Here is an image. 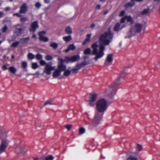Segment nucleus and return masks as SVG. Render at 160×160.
<instances>
[{
	"label": "nucleus",
	"instance_id": "nucleus-1",
	"mask_svg": "<svg viewBox=\"0 0 160 160\" xmlns=\"http://www.w3.org/2000/svg\"><path fill=\"white\" fill-rule=\"evenodd\" d=\"M112 35L110 32H105L101 35L99 37V47L97 42L95 43L92 45L93 49L92 53L96 55L94 59L96 61L104 55L105 46L109 44L112 41Z\"/></svg>",
	"mask_w": 160,
	"mask_h": 160
},
{
	"label": "nucleus",
	"instance_id": "nucleus-2",
	"mask_svg": "<svg viewBox=\"0 0 160 160\" xmlns=\"http://www.w3.org/2000/svg\"><path fill=\"white\" fill-rule=\"evenodd\" d=\"M108 106L106 100L104 99H101L97 102L96 109L98 112H96L92 121L93 124L97 126L101 120L103 112H105Z\"/></svg>",
	"mask_w": 160,
	"mask_h": 160
},
{
	"label": "nucleus",
	"instance_id": "nucleus-3",
	"mask_svg": "<svg viewBox=\"0 0 160 160\" xmlns=\"http://www.w3.org/2000/svg\"><path fill=\"white\" fill-rule=\"evenodd\" d=\"M40 63L42 66L46 65L44 72L47 75L51 74V71L54 69L55 67L52 66V63L51 62H49L48 64H46L44 60H41L40 62Z\"/></svg>",
	"mask_w": 160,
	"mask_h": 160
},
{
	"label": "nucleus",
	"instance_id": "nucleus-4",
	"mask_svg": "<svg viewBox=\"0 0 160 160\" xmlns=\"http://www.w3.org/2000/svg\"><path fill=\"white\" fill-rule=\"evenodd\" d=\"M142 28V24L140 23L136 24L134 27L132 28L130 30L131 35H130V37L134 35L137 32H141Z\"/></svg>",
	"mask_w": 160,
	"mask_h": 160
},
{
	"label": "nucleus",
	"instance_id": "nucleus-5",
	"mask_svg": "<svg viewBox=\"0 0 160 160\" xmlns=\"http://www.w3.org/2000/svg\"><path fill=\"white\" fill-rule=\"evenodd\" d=\"M106 92L110 97H112L116 92V86L112 85L108 89L106 90Z\"/></svg>",
	"mask_w": 160,
	"mask_h": 160
},
{
	"label": "nucleus",
	"instance_id": "nucleus-6",
	"mask_svg": "<svg viewBox=\"0 0 160 160\" xmlns=\"http://www.w3.org/2000/svg\"><path fill=\"white\" fill-rule=\"evenodd\" d=\"M80 59L79 55H77L71 57H66L65 58V61L67 63L69 62H73L76 61Z\"/></svg>",
	"mask_w": 160,
	"mask_h": 160
},
{
	"label": "nucleus",
	"instance_id": "nucleus-7",
	"mask_svg": "<svg viewBox=\"0 0 160 160\" xmlns=\"http://www.w3.org/2000/svg\"><path fill=\"white\" fill-rule=\"evenodd\" d=\"M97 98V95L95 93L91 94L90 95L89 101V105L91 107H93L94 104L93 103L95 102Z\"/></svg>",
	"mask_w": 160,
	"mask_h": 160
},
{
	"label": "nucleus",
	"instance_id": "nucleus-8",
	"mask_svg": "<svg viewBox=\"0 0 160 160\" xmlns=\"http://www.w3.org/2000/svg\"><path fill=\"white\" fill-rule=\"evenodd\" d=\"M23 29L21 25L18 24L15 26V30L14 33L17 34V36L20 35L22 33Z\"/></svg>",
	"mask_w": 160,
	"mask_h": 160
},
{
	"label": "nucleus",
	"instance_id": "nucleus-9",
	"mask_svg": "<svg viewBox=\"0 0 160 160\" xmlns=\"http://www.w3.org/2000/svg\"><path fill=\"white\" fill-rule=\"evenodd\" d=\"M113 55L112 54H108L107 56L105 64L106 66H109L112 64L113 60Z\"/></svg>",
	"mask_w": 160,
	"mask_h": 160
},
{
	"label": "nucleus",
	"instance_id": "nucleus-10",
	"mask_svg": "<svg viewBox=\"0 0 160 160\" xmlns=\"http://www.w3.org/2000/svg\"><path fill=\"white\" fill-rule=\"evenodd\" d=\"M38 27V22L34 21L32 23L29 29V31L30 32H34Z\"/></svg>",
	"mask_w": 160,
	"mask_h": 160
},
{
	"label": "nucleus",
	"instance_id": "nucleus-11",
	"mask_svg": "<svg viewBox=\"0 0 160 160\" xmlns=\"http://www.w3.org/2000/svg\"><path fill=\"white\" fill-rule=\"evenodd\" d=\"M7 144V143L5 140H3L2 141L0 146V154L4 152Z\"/></svg>",
	"mask_w": 160,
	"mask_h": 160
},
{
	"label": "nucleus",
	"instance_id": "nucleus-12",
	"mask_svg": "<svg viewBox=\"0 0 160 160\" xmlns=\"http://www.w3.org/2000/svg\"><path fill=\"white\" fill-rule=\"evenodd\" d=\"M28 7L26 3H24L22 5L20 8L19 13L21 14H25L27 11Z\"/></svg>",
	"mask_w": 160,
	"mask_h": 160
},
{
	"label": "nucleus",
	"instance_id": "nucleus-13",
	"mask_svg": "<svg viewBox=\"0 0 160 160\" xmlns=\"http://www.w3.org/2000/svg\"><path fill=\"white\" fill-rule=\"evenodd\" d=\"M120 23L118 22L115 24L114 28L113 30L115 31H117L121 30L122 28L125 27V25H123L121 26Z\"/></svg>",
	"mask_w": 160,
	"mask_h": 160
},
{
	"label": "nucleus",
	"instance_id": "nucleus-14",
	"mask_svg": "<svg viewBox=\"0 0 160 160\" xmlns=\"http://www.w3.org/2000/svg\"><path fill=\"white\" fill-rule=\"evenodd\" d=\"M138 154L136 152H132L131 154L128 158L127 160H138L137 156Z\"/></svg>",
	"mask_w": 160,
	"mask_h": 160
},
{
	"label": "nucleus",
	"instance_id": "nucleus-15",
	"mask_svg": "<svg viewBox=\"0 0 160 160\" xmlns=\"http://www.w3.org/2000/svg\"><path fill=\"white\" fill-rule=\"evenodd\" d=\"M54 71L52 74L53 78H56L61 75V72L59 69H54Z\"/></svg>",
	"mask_w": 160,
	"mask_h": 160
},
{
	"label": "nucleus",
	"instance_id": "nucleus-16",
	"mask_svg": "<svg viewBox=\"0 0 160 160\" xmlns=\"http://www.w3.org/2000/svg\"><path fill=\"white\" fill-rule=\"evenodd\" d=\"M88 63L86 61L77 64L76 65V68H77L78 70L80 69L81 68L87 65Z\"/></svg>",
	"mask_w": 160,
	"mask_h": 160
},
{
	"label": "nucleus",
	"instance_id": "nucleus-17",
	"mask_svg": "<svg viewBox=\"0 0 160 160\" xmlns=\"http://www.w3.org/2000/svg\"><path fill=\"white\" fill-rule=\"evenodd\" d=\"M76 48V47L74 44H70L68 47V48L64 50L65 52L67 53L70 50H73Z\"/></svg>",
	"mask_w": 160,
	"mask_h": 160
},
{
	"label": "nucleus",
	"instance_id": "nucleus-18",
	"mask_svg": "<svg viewBox=\"0 0 160 160\" xmlns=\"http://www.w3.org/2000/svg\"><path fill=\"white\" fill-rule=\"evenodd\" d=\"M57 69H59L61 72L62 71L65 70L66 69V66L62 64H59Z\"/></svg>",
	"mask_w": 160,
	"mask_h": 160
},
{
	"label": "nucleus",
	"instance_id": "nucleus-19",
	"mask_svg": "<svg viewBox=\"0 0 160 160\" xmlns=\"http://www.w3.org/2000/svg\"><path fill=\"white\" fill-rule=\"evenodd\" d=\"M29 37H28L21 39L20 41L21 43L23 44L27 43L29 41Z\"/></svg>",
	"mask_w": 160,
	"mask_h": 160
},
{
	"label": "nucleus",
	"instance_id": "nucleus-20",
	"mask_svg": "<svg viewBox=\"0 0 160 160\" xmlns=\"http://www.w3.org/2000/svg\"><path fill=\"white\" fill-rule=\"evenodd\" d=\"M63 39L66 42H68L70 41L72 39V38L71 36H65L63 38Z\"/></svg>",
	"mask_w": 160,
	"mask_h": 160
},
{
	"label": "nucleus",
	"instance_id": "nucleus-21",
	"mask_svg": "<svg viewBox=\"0 0 160 160\" xmlns=\"http://www.w3.org/2000/svg\"><path fill=\"white\" fill-rule=\"evenodd\" d=\"M91 35V34H88L87 35V38L83 42V45H85L87 43L90 41Z\"/></svg>",
	"mask_w": 160,
	"mask_h": 160
},
{
	"label": "nucleus",
	"instance_id": "nucleus-22",
	"mask_svg": "<svg viewBox=\"0 0 160 160\" xmlns=\"http://www.w3.org/2000/svg\"><path fill=\"white\" fill-rule=\"evenodd\" d=\"M131 2H128L126 3L125 5V7L126 8H128L129 7H131L133 6L134 5V1H132Z\"/></svg>",
	"mask_w": 160,
	"mask_h": 160
},
{
	"label": "nucleus",
	"instance_id": "nucleus-23",
	"mask_svg": "<svg viewBox=\"0 0 160 160\" xmlns=\"http://www.w3.org/2000/svg\"><path fill=\"white\" fill-rule=\"evenodd\" d=\"M8 69L11 73L13 74L15 73L17 71L16 68H14L13 66L10 67L8 68Z\"/></svg>",
	"mask_w": 160,
	"mask_h": 160
},
{
	"label": "nucleus",
	"instance_id": "nucleus-24",
	"mask_svg": "<svg viewBox=\"0 0 160 160\" xmlns=\"http://www.w3.org/2000/svg\"><path fill=\"white\" fill-rule=\"evenodd\" d=\"M39 40L41 41H42L44 42H47L48 41V38L44 36H41L39 37Z\"/></svg>",
	"mask_w": 160,
	"mask_h": 160
},
{
	"label": "nucleus",
	"instance_id": "nucleus-25",
	"mask_svg": "<svg viewBox=\"0 0 160 160\" xmlns=\"http://www.w3.org/2000/svg\"><path fill=\"white\" fill-rule=\"evenodd\" d=\"M65 31L68 34H71L72 32V29L70 27H66Z\"/></svg>",
	"mask_w": 160,
	"mask_h": 160
},
{
	"label": "nucleus",
	"instance_id": "nucleus-26",
	"mask_svg": "<svg viewBox=\"0 0 160 160\" xmlns=\"http://www.w3.org/2000/svg\"><path fill=\"white\" fill-rule=\"evenodd\" d=\"M16 152L18 154L20 153H24L26 151V149L25 148H23L22 150H20V151L19 150V149L18 148H17L16 149Z\"/></svg>",
	"mask_w": 160,
	"mask_h": 160
},
{
	"label": "nucleus",
	"instance_id": "nucleus-27",
	"mask_svg": "<svg viewBox=\"0 0 160 160\" xmlns=\"http://www.w3.org/2000/svg\"><path fill=\"white\" fill-rule=\"evenodd\" d=\"M20 43V42H15L12 44L11 45V47L13 48H16L18 46Z\"/></svg>",
	"mask_w": 160,
	"mask_h": 160
},
{
	"label": "nucleus",
	"instance_id": "nucleus-28",
	"mask_svg": "<svg viewBox=\"0 0 160 160\" xmlns=\"http://www.w3.org/2000/svg\"><path fill=\"white\" fill-rule=\"evenodd\" d=\"M28 57L29 59L32 60L35 58V56L32 53H29L28 55Z\"/></svg>",
	"mask_w": 160,
	"mask_h": 160
},
{
	"label": "nucleus",
	"instance_id": "nucleus-29",
	"mask_svg": "<svg viewBox=\"0 0 160 160\" xmlns=\"http://www.w3.org/2000/svg\"><path fill=\"white\" fill-rule=\"evenodd\" d=\"M50 46L51 47H52L54 49H56L58 46V44L55 42H53L51 43L50 44Z\"/></svg>",
	"mask_w": 160,
	"mask_h": 160
},
{
	"label": "nucleus",
	"instance_id": "nucleus-30",
	"mask_svg": "<svg viewBox=\"0 0 160 160\" xmlns=\"http://www.w3.org/2000/svg\"><path fill=\"white\" fill-rule=\"evenodd\" d=\"M71 73V71L69 70H65V71L64 72V75L65 76H68Z\"/></svg>",
	"mask_w": 160,
	"mask_h": 160
},
{
	"label": "nucleus",
	"instance_id": "nucleus-31",
	"mask_svg": "<svg viewBox=\"0 0 160 160\" xmlns=\"http://www.w3.org/2000/svg\"><path fill=\"white\" fill-rule=\"evenodd\" d=\"M45 58L47 61H50L52 59L53 57L51 55H48L45 56Z\"/></svg>",
	"mask_w": 160,
	"mask_h": 160
},
{
	"label": "nucleus",
	"instance_id": "nucleus-32",
	"mask_svg": "<svg viewBox=\"0 0 160 160\" xmlns=\"http://www.w3.org/2000/svg\"><path fill=\"white\" fill-rule=\"evenodd\" d=\"M32 69H35L38 67V66L37 63H33L32 64Z\"/></svg>",
	"mask_w": 160,
	"mask_h": 160
},
{
	"label": "nucleus",
	"instance_id": "nucleus-33",
	"mask_svg": "<svg viewBox=\"0 0 160 160\" xmlns=\"http://www.w3.org/2000/svg\"><path fill=\"white\" fill-rule=\"evenodd\" d=\"M91 53V50L89 48H88L84 50V54H90Z\"/></svg>",
	"mask_w": 160,
	"mask_h": 160
},
{
	"label": "nucleus",
	"instance_id": "nucleus-34",
	"mask_svg": "<svg viewBox=\"0 0 160 160\" xmlns=\"http://www.w3.org/2000/svg\"><path fill=\"white\" fill-rule=\"evenodd\" d=\"M36 58L38 60H40L42 59V56L41 54H38L36 55Z\"/></svg>",
	"mask_w": 160,
	"mask_h": 160
},
{
	"label": "nucleus",
	"instance_id": "nucleus-35",
	"mask_svg": "<svg viewBox=\"0 0 160 160\" xmlns=\"http://www.w3.org/2000/svg\"><path fill=\"white\" fill-rule=\"evenodd\" d=\"M53 104L52 103V101L50 100H48L47 101L43 104L44 106H46L47 105H52Z\"/></svg>",
	"mask_w": 160,
	"mask_h": 160
},
{
	"label": "nucleus",
	"instance_id": "nucleus-36",
	"mask_svg": "<svg viewBox=\"0 0 160 160\" xmlns=\"http://www.w3.org/2000/svg\"><path fill=\"white\" fill-rule=\"evenodd\" d=\"M54 158L52 155H49L45 158V160H52Z\"/></svg>",
	"mask_w": 160,
	"mask_h": 160
},
{
	"label": "nucleus",
	"instance_id": "nucleus-37",
	"mask_svg": "<svg viewBox=\"0 0 160 160\" xmlns=\"http://www.w3.org/2000/svg\"><path fill=\"white\" fill-rule=\"evenodd\" d=\"M8 28L6 25H5L2 29V32L3 33L5 32L8 29Z\"/></svg>",
	"mask_w": 160,
	"mask_h": 160
},
{
	"label": "nucleus",
	"instance_id": "nucleus-38",
	"mask_svg": "<svg viewBox=\"0 0 160 160\" xmlns=\"http://www.w3.org/2000/svg\"><path fill=\"white\" fill-rule=\"evenodd\" d=\"M22 65L24 68H25L27 67V63L26 62L22 61Z\"/></svg>",
	"mask_w": 160,
	"mask_h": 160
},
{
	"label": "nucleus",
	"instance_id": "nucleus-39",
	"mask_svg": "<svg viewBox=\"0 0 160 160\" xmlns=\"http://www.w3.org/2000/svg\"><path fill=\"white\" fill-rule=\"evenodd\" d=\"M125 18H126V20H127L128 22L132 21V19L131 17L130 16H125Z\"/></svg>",
	"mask_w": 160,
	"mask_h": 160
},
{
	"label": "nucleus",
	"instance_id": "nucleus-40",
	"mask_svg": "<svg viewBox=\"0 0 160 160\" xmlns=\"http://www.w3.org/2000/svg\"><path fill=\"white\" fill-rule=\"evenodd\" d=\"M6 137V133L3 132L2 130H0V138H2Z\"/></svg>",
	"mask_w": 160,
	"mask_h": 160
},
{
	"label": "nucleus",
	"instance_id": "nucleus-41",
	"mask_svg": "<svg viewBox=\"0 0 160 160\" xmlns=\"http://www.w3.org/2000/svg\"><path fill=\"white\" fill-rule=\"evenodd\" d=\"M85 128H80L79 129V133L81 134H82L84 133L85 132Z\"/></svg>",
	"mask_w": 160,
	"mask_h": 160
},
{
	"label": "nucleus",
	"instance_id": "nucleus-42",
	"mask_svg": "<svg viewBox=\"0 0 160 160\" xmlns=\"http://www.w3.org/2000/svg\"><path fill=\"white\" fill-rule=\"evenodd\" d=\"M58 60L59 64H63L64 61L62 58H58Z\"/></svg>",
	"mask_w": 160,
	"mask_h": 160
},
{
	"label": "nucleus",
	"instance_id": "nucleus-43",
	"mask_svg": "<svg viewBox=\"0 0 160 160\" xmlns=\"http://www.w3.org/2000/svg\"><path fill=\"white\" fill-rule=\"evenodd\" d=\"M78 69L77 68H76V66L74 68L72 69V71L74 73H77L78 72Z\"/></svg>",
	"mask_w": 160,
	"mask_h": 160
},
{
	"label": "nucleus",
	"instance_id": "nucleus-44",
	"mask_svg": "<svg viewBox=\"0 0 160 160\" xmlns=\"http://www.w3.org/2000/svg\"><path fill=\"white\" fill-rule=\"evenodd\" d=\"M137 148L138 151H140L142 149V145H140L139 144H137Z\"/></svg>",
	"mask_w": 160,
	"mask_h": 160
},
{
	"label": "nucleus",
	"instance_id": "nucleus-45",
	"mask_svg": "<svg viewBox=\"0 0 160 160\" xmlns=\"http://www.w3.org/2000/svg\"><path fill=\"white\" fill-rule=\"evenodd\" d=\"M46 34V32L44 31H42L38 33V35L39 36V37L41 36H43V35L45 34Z\"/></svg>",
	"mask_w": 160,
	"mask_h": 160
},
{
	"label": "nucleus",
	"instance_id": "nucleus-46",
	"mask_svg": "<svg viewBox=\"0 0 160 160\" xmlns=\"http://www.w3.org/2000/svg\"><path fill=\"white\" fill-rule=\"evenodd\" d=\"M149 11L148 9H145L142 12V14L144 15L147 13Z\"/></svg>",
	"mask_w": 160,
	"mask_h": 160
},
{
	"label": "nucleus",
	"instance_id": "nucleus-47",
	"mask_svg": "<svg viewBox=\"0 0 160 160\" xmlns=\"http://www.w3.org/2000/svg\"><path fill=\"white\" fill-rule=\"evenodd\" d=\"M35 6L37 8H39L41 7V5L40 3L37 2L36 3Z\"/></svg>",
	"mask_w": 160,
	"mask_h": 160
},
{
	"label": "nucleus",
	"instance_id": "nucleus-48",
	"mask_svg": "<svg viewBox=\"0 0 160 160\" xmlns=\"http://www.w3.org/2000/svg\"><path fill=\"white\" fill-rule=\"evenodd\" d=\"M27 18L26 17H22L21 18L20 21L22 22H25L27 21Z\"/></svg>",
	"mask_w": 160,
	"mask_h": 160
},
{
	"label": "nucleus",
	"instance_id": "nucleus-49",
	"mask_svg": "<svg viewBox=\"0 0 160 160\" xmlns=\"http://www.w3.org/2000/svg\"><path fill=\"white\" fill-rule=\"evenodd\" d=\"M72 127V125H69L65 126V128H67L68 130H70L71 128Z\"/></svg>",
	"mask_w": 160,
	"mask_h": 160
},
{
	"label": "nucleus",
	"instance_id": "nucleus-50",
	"mask_svg": "<svg viewBox=\"0 0 160 160\" xmlns=\"http://www.w3.org/2000/svg\"><path fill=\"white\" fill-rule=\"evenodd\" d=\"M125 14V11H122L121 12L119 15V16L122 17Z\"/></svg>",
	"mask_w": 160,
	"mask_h": 160
},
{
	"label": "nucleus",
	"instance_id": "nucleus-51",
	"mask_svg": "<svg viewBox=\"0 0 160 160\" xmlns=\"http://www.w3.org/2000/svg\"><path fill=\"white\" fill-rule=\"evenodd\" d=\"M125 20H126V18H125V17L122 18L120 20V23H124L125 22Z\"/></svg>",
	"mask_w": 160,
	"mask_h": 160
},
{
	"label": "nucleus",
	"instance_id": "nucleus-52",
	"mask_svg": "<svg viewBox=\"0 0 160 160\" xmlns=\"http://www.w3.org/2000/svg\"><path fill=\"white\" fill-rule=\"evenodd\" d=\"M16 16L18 17H22V15L18 13H16L13 14V16Z\"/></svg>",
	"mask_w": 160,
	"mask_h": 160
},
{
	"label": "nucleus",
	"instance_id": "nucleus-53",
	"mask_svg": "<svg viewBox=\"0 0 160 160\" xmlns=\"http://www.w3.org/2000/svg\"><path fill=\"white\" fill-rule=\"evenodd\" d=\"M34 160H43V158H36Z\"/></svg>",
	"mask_w": 160,
	"mask_h": 160
},
{
	"label": "nucleus",
	"instance_id": "nucleus-54",
	"mask_svg": "<svg viewBox=\"0 0 160 160\" xmlns=\"http://www.w3.org/2000/svg\"><path fill=\"white\" fill-rule=\"evenodd\" d=\"M32 38H34L35 40H36V39H37L36 36V35L34 33H33V35H32Z\"/></svg>",
	"mask_w": 160,
	"mask_h": 160
},
{
	"label": "nucleus",
	"instance_id": "nucleus-55",
	"mask_svg": "<svg viewBox=\"0 0 160 160\" xmlns=\"http://www.w3.org/2000/svg\"><path fill=\"white\" fill-rule=\"evenodd\" d=\"M2 68L3 70H5L7 69L6 66L4 65L2 66Z\"/></svg>",
	"mask_w": 160,
	"mask_h": 160
},
{
	"label": "nucleus",
	"instance_id": "nucleus-56",
	"mask_svg": "<svg viewBox=\"0 0 160 160\" xmlns=\"http://www.w3.org/2000/svg\"><path fill=\"white\" fill-rule=\"evenodd\" d=\"M95 25L93 23L91 25L90 27L91 28H94L95 27Z\"/></svg>",
	"mask_w": 160,
	"mask_h": 160
},
{
	"label": "nucleus",
	"instance_id": "nucleus-57",
	"mask_svg": "<svg viewBox=\"0 0 160 160\" xmlns=\"http://www.w3.org/2000/svg\"><path fill=\"white\" fill-rule=\"evenodd\" d=\"M3 13L2 12H0V17L1 18L3 16Z\"/></svg>",
	"mask_w": 160,
	"mask_h": 160
},
{
	"label": "nucleus",
	"instance_id": "nucleus-58",
	"mask_svg": "<svg viewBox=\"0 0 160 160\" xmlns=\"http://www.w3.org/2000/svg\"><path fill=\"white\" fill-rule=\"evenodd\" d=\"M44 2L46 3H48L50 2L49 0H44Z\"/></svg>",
	"mask_w": 160,
	"mask_h": 160
},
{
	"label": "nucleus",
	"instance_id": "nucleus-59",
	"mask_svg": "<svg viewBox=\"0 0 160 160\" xmlns=\"http://www.w3.org/2000/svg\"><path fill=\"white\" fill-rule=\"evenodd\" d=\"M100 7H101V6L100 5H98L97 6V7H96V8L97 9H100Z\"/></svg>",
	"mask_w": 160,
	"mask_h": 160
},
{
	"label": "nucleus",
	"instance_id": "nucleus-60",
	"mask_svg": "<svg viewBox=\"0 0 160 160\" xmlns=\"http://www.w3.org/2000/svg\"><path fill=\"white\" fill-rule=\"evenodd\" d=\"M3 40L2 41H0V45L2 43L4 40H5V38H3Z\"/></svg>",
	"mask_w": 160,
	"mask_h": 160
},
{
	"label": "nucleus",
	"instance_id": "nucleus-61",
	"mask_svg": "<svg viewBox=\"0 0 160 160\" xmlns=\"http://www.w3.org/2000/svg\"><path fill=\"white\" fill-rule=\"evenodd\" d=\"M5 10L6 11H8L10 10V8L9 7H7L6 8Z\"/></svg>",
	"mask_w": 160,
	"mask_h": 160
},
{
	"label": "nucleus",
	"instance_id": "nucleus-62",
	"mask_svg": "<svg viewBox=\"0 0 160 160\" xmlns=\"http://www.w3.org/2000/svg\"><path fill=\"white\" fill-rule=\"evenodd\" d=\"M12 58H13V59L14 58H15V57H14V56H13V55H12Z\"/></svg>",
	"mask_w": 160,
	"mask_h": 160
},
{
	"label": "nucleus",
	"instance_id": "nucleus-63",
	"mask_svg": "<svg viewBox=\"0 0 160 160\" xmlns=\"http://www.w3.org/2000/svg\"><path fill=\"white\" fill-rule=\"evenodd\" d=\"M105 0H100V1H102V2H103L105 1Z\"/></svg>",
	"mask_w": 160,
	"mask_h": 160
},
{
	"label": "nucleus",
	"instance_id": "nucleus-64",
	"mask_svg": "<svg viewBox=\"0 0 160 160\" xmlns=\"http://www.w3.org/2000/svg\"><path fill=\"white\" fill-rule=\"evenodd\" d=\"M86 58V56H85V57H84V59H85Z\"/></svg>",
	"mask_w": 160,
	"mask_h": 160
}]
</instances>
